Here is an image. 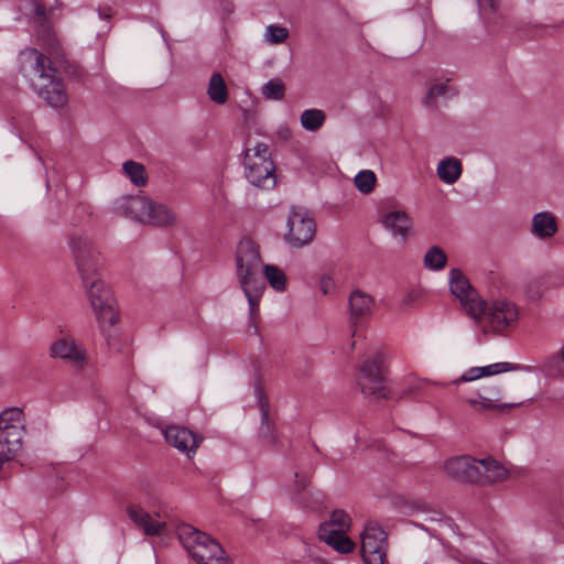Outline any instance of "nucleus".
<instances>
[{"label":"nucleus","instance_id":"1","mask_svg":"<svg viewBox=\"0 0 564 564\" xmlns=\"http://www.w3.org/2000/svg\"><path fill=\"white\" fill-rule=\"evenodd\" d=\"M21 61L22 70L37 95L52 107L65 106L67 94L50 59L35 48H30L22 53Z\"/></svg>","mask_w":564,"mask_h":564},{"label":"nucleus","instance_id":"2","mask_svg":"<svg viewBox=\"0 0 564 564\" xmlns=\"http://www.w3.org/2000/svg\"><path fill=\"white\" fill-rule=\"evenodd\" d=\"M262 264L258 245L249 239H242L236 252V268L239 284L248 299L251 319L259 313V302L264 291V282L260 276Z\"/></svg>","mask_w":564,"mask_h":564},{"label":"nucleus","instance_id":"3","mask_svg":"<svg viewBox=\"0 0 564 564\" xmlns=\"http://www.w3.org/2000/svg\"><path fill=\"white\" fill-rule=\"evenodd\" d=\"M113 209L117 214L151 226L173 227L178 223V217L171 207L145 196L120 197L115 202Z\"/></svg>","mask_w":564,"mask_h":564},{"label":"nucleus","instance_id":"4","mask_svg":"<svg viewBox=\"0 0 564 564\" xmlns=\"http://www.w3.org/2000/svg\"><path fill=\"white\" fill-rule=\"evenodd\" d=\"M176 533L184 549L198 564H232L217 541L191 524L178 525Z\"/></svg>","mask_w":564,"mask_h":564},{"label":"nucleus","instance_id":"5","mask_svg":"<svg viewBox=\"0 0 564 564\" xmlns=\"http://www.w3.org/2000/svg\"><path fill=\"white\" fill-rule=\"evenodd\" d=\"M243 165L246 177L252 185L264 189L275 186V165L267 143L258 142L247 148Z\"/></svg>","mask_w":564,"mask_h":564},{"label":"nucleus","instance_id":"6","mask_svg":"<svg viewBox=\"0 0 564 564\" xmlns=\"http://www.w3.org/2000/svg\"><path fill=\"white\" fill-rule=\"evenodd\" d=\"M88 305L101 329L119 322L117 302L109 286L101 280L83 283Z\"/></svg>","mask_w":564,"mask_h":564},{"label":"nucleus","instance_id":"7","mask_svg":"<svg viewBox=\"0 0 564 564\" xmlns=\"http://www.w3.org/2000/svg\"><path fill=\"white\" fill-rule=\"evenodd\" d=\"M69 248L82 283L101 280L104 258L94 241L84 235H73L69 239Z\"/></svg>","mask_w":564,"mask_h":564},{"label":"nucleus","instance_id":"8","mask_svg":"<svg viewBox=\"0 0 564 564\" xmlns=\"http://www.w3.org/2000/svg\"><path fill=\"white\" fill-rule=\"evenodd\" d=\"M502 386L501 379L487 380L475 394L462 397V401L477 413L502 412L521 405L522 402L502 401Z\"/></svg>","mask_w":564,"mask_h":564},{"label":"nucleus","instance_id":"9","mask_svg":"<svg viewBox=\"0 0 564 564\" xmlns=\"http://www.w3.org/2000/svg\"><path fill=\"white\" fill-rule=\"evenodd\" d=\"M485 328L495 333H502L516 325L519 318L518 307L507 300L485 302L484 313L473 317Z\"/></svg>","mask_w":564,"mask_h":564},{"label":"nucleus","instance_id":"10","mask_svg":"<svg viewBox=\"0 0 564 564\" xmlns=\"http://www.w3.org/2000/svg\"><path fill=\"white\" fill-rule=\"evenodd\" d=\"M316 232V225L308 213L301 207H293L286 218L285 241L293 248L308 245Z\"/></svg>","mask_w":564,"mask_h":564},{"label":"nucleus","instance_id":"11","mask_svg":"<svg viewBox=\"0 0 564 564\" xmlns=\"http://www.w3.org/2000/svg\"><path fill=\"white\" fill-rule=\"evenodd\" d=\"M383 356L379 352L368 357L360 366L358 386L366 397L376 400L387 397L382 376Z\"/></svg>","mask_w":564,"mask_h":564},{"label":"nucleus","instance_id":"12","mask_svg":"<svg viewBox=\"0 0 564 564\" xmlns=\"http://www.w3.org/2000/svg\"><path fill=\"white\" fill-rule=\"evenodd\" d=\"M449 286L452 294L459 300L470 317H477L484 313L485 301L471 288L468 279L458 269L451 270Z\"/></svg>","mask_w":564,"mask_h":564},{"label":"nucleus","instance_id":"13","mask_svg":"<svg viewBox=\"0 0 564 564\" xmlns=\"http://www.w3.org/2000/svg\"><path fill=\"white\" fill-rule=\"evenodd\" d=\"M361 556L366 564H384L387 556V538L378 525H367L360 535Z\"/></svg>","mask_w":564,"mask_h":564},{"label":"nucleus","instance_id":"14","mask_svg":"<svg viewBox=\"0 0 564 564\" xmlns=\"http://www.w3.org/2000/svg\"><path fill=\"white\" fill-rule=\"evenodd\" d=\"M163 435L169 445L176 448L188 458L193 457L203 442V436L187 427L170 425L163 430Z\"/></svg>","mask_w":564,"mask_h":564},{"label":"nucleus","instance_id":"15","mask_svg":"<svg viewBox=\"0 0 564 564\" xmlns=\"http://www.w3.org/2000/svg\"><path fill=\"white\" fill-rule=\"evenodd\" d=\"M381 224L393 237L405 241L412 234L413 219L403 209H389L381 214Z\"/></svg>","mask_w":564,"mask_h":564},{"label":"nucleus","instance_id":"16","mask_svg":"<svg viewBox=\"0 0 564 564\" xmlns=\"http://www.w3.org/2000/svg\"><path fill=\"white\" fill-rule=\"evenodd\" d=\"M50 355L53 358H59L76 368H82L86 359V350L73 338H59L55 340L50 348Z\"/></svg>","mask_w":564,"mask_h":564},{"label":"nucleus","instance_id":"17","mask_svg":"<svg viewBox=\"0 0 564 564\" xmlns=\"http://www.w3.org/2000/svg\"><path fill=\"white\" fill-rule=\"evenodd\" d=\"M476 459L470 456H456L446 459L443 471L452 479L474 484L476 473Z\"/></svg>","mask_w":564,"mask_h":564},{"label":"nucleus","instance_id":"18","mask_svg":"<svg viewBox=\"0 0 564 564\" xmlns=\"http://www.w3.org/2000/svg\"><path fill=\"white\" fill-rule=\"evenodd\" d=\"M475 469L477 471H475L476 477L474 484L477 485L500 482L506 480L509 476L507 468L491 457L476 459Z\"/></svg>","mask_w":564,"mask_h":564},{"label":"nucleus","instance_id":"19","mask_svg":"<svg viewBox=\"0 0 564 564\" xmlns=\"http://www.w3.org/2000/svg\"><path fill=\"white\" fill-rule=\"evenodd\" d=\"M127 512L131 521L142 530L145 535L158 536L166 529V523L160 520L159 514L152 516L139 506L129 507Z\"/></svg>","mask_w":564,"mask_h":564},{"label":"nucleus","instance_id":"20","mask_svg":"<svg viewBox=\"0 0 564 564\" xmlns=\"http://www.w3.org/2000/svg\"><path fill=\"white\" fill-rule=\"evenodd\" d=\"M349 316L352 323L367 321L373 313L376 307L375 299L362 290H355L348 297Z\"/></svg>","mask_w":564,"mask_h":564},{"label":"nucleus","instance_id":"21","mask_svg":"<svg viewBox=\"0 0 564 564\" xmlns=\"http://www.w3.org/2000/svg\"><path fill=\"white\" fill-rule=\"evenodd\" d=\"M513 366L509 362H496L482 367H473L466 370L459 378L452 383L458 386L462 382H473L482 378L495 377L497 375L510 371Z\"/></svg>","mask_w":564,"mask_h":564},{"label":"nucleus","instance_id":"22","mask_svg":"<svg viewBox=\"0 0 564 564\" xmlns=\"http://www.w3.org/2000/svg\"><path fill=\"white\" fill-rule=\"evenodd\" d=\"M24 433L0 430V464L12 459L21 451Z\"/></svg>","mask_w":564,"mask_h":564},{"label":"nucleus","instance_id":"23","mask_svg":"<svg viewBox=\"0 0 564 564\" xmlns=\"http://www.w3.org/2000/svg\"><path fill=\"white\" fill-rule=\"evenodd\" d=\"M346 533L347 532L329 531L328 527H319L318 530L319 539L341 554H348L355 549V543Z\"/></svg>","mask_w":564,"mask_h":564},{"label":"nucleus","instance_id":"24","mask_svg":"<svg viewBox=\"0 0 564 564\" xmlns=\"http://www.w3.org/2000/svg\"><path fill=\"white\" fill-rule=\"evenodd\" d=\"M436 171L443 183L454 184L463 173V165L460 160L448 156L440 161Z\"/></svg>","mask_w":564,"mask_h":564},{"label":"nucleus","instance_id":"25","mask_svg":"<svg viewBox=\"0 0 564 564\" xmlns=\"http://www.w3.org/2000/svg\"><path fill=\"white\" fill-rule=\"evenodd\" d=\"M557 230L556 218L547 213L536 214L532 219V232L538 237L545 239L551 238Z\"/></svg>","mask_w":564,"mask_h":564},{"label":"nucleus","instance_id":"26","mask_svg":"<svg viewBox=\"0 0 564 564\" xmlns=\"http://www.w3.org/2000/svg\"><path fill=\"white\" fill-rule=\"evenodd\" d=\"M0 430L25 432L22 410L20 408L6 409L0 414Z\"/></svg>","mask_w":564,"mask_h":564},{"label":"nucleus","instance_id":"27","mask_svg":"<svg viewBox=\"0 0 564 564\" xmlns=\"http://www.w3.org/2000/svg\"><path fill=\"white\" fill-rule=\"evenodd\" d=\"M207 94L215 104L223 105L227 101L228 91L220 73L212 74Z\"/></svg>","mask_w":564,"mask_h":564},{"label":"nucleus","instance_id":"28","mask_svg":"<svg viewBox=\"0 0 564 564\" xmlns=\"http://www.w3.org/2000/svg\"><path fill=\"white\" fill-rule=\"evenodd\" d=\"M326 121V115L321 109H306L301 113L300 122L307 131H317Z\"/></svg>","mask_w":564,"mask_h":564},{"label":"nucleus","instance_id":"29","mask_svg":"<svg viewBox=\"0 0 564 564\" xmlns=\"http://www.w3.org/2000/svg\"><path fill=\"white\" fill-rule=\"evenodd\" d=\"M124 174L135 186H143L147 184L148 177L145 167L138 162L127 161L122 165Z\"/></svg>","mask_w":564,"mask_h":564},{"label":"nucleus","instance_id":"30","mask_svg":"<svg viewBox=\"0 0 564 564\" xmlns=\"http://www.w3.org/2000/svg\"><path fill=\"white\" fill-rule=\"evenodd\" d=\"M351 519L343 510H335L330 514L328 521L324 522L321 527H328L329 531L347 532L350 529Z\"/></svg>","mask_w":564,"mask_h":564},{"label":"nucleus","instance_id":"31","mask_svg":"<svg viewBox=\"0 0 564 564\" xmlns=\"http://www.w3.org/2000/svg\"><path fill=\"white\" fill-rule=\"evenodd\" d=\"M264 276L275 291H283L286 285L285 273L276 265L267 264L263 268Z\"/></svg>","mask_w":564,"mask_h":564},{"label":"nucleus","instance_id":"32","mask_svg":"<svg viewBox=\"0 0 564 564\" xmlns=\"http://www.w3.org/2000/svg\"><path fill=\"white\" fill-rule=\"evenodd\" d=\"M446 262L445 252L436 246L430 248L424 256V264L430 270H441L446 265Z\"/></svg>","mask_w":564,"mask_h":564},{"label":"nucleus","instance_id":"33","mask_svg":"<svg viewBox=\"0 0 564 564\" xmlns=\"http://www.w3.org/2000/svg\"><path fill=\"white\" fill-rule=\"evenodd\" d=\"M354 182L359 192L370 194L375 189L377 176L372 171L364 170L355 176Z\"/></svg>","mask_w":564,"mask_h":564},{"label":"nucleus","instance_id":"34","mask_svg":"<svg viewBox=\"0 0 564 564\" xmlns=\"http://www.w3.org/2000/svg\"><path fill=\"white\" fill-rule=\"evenodd\" d=\"M285 94V87L281 79L274 78L269 80L262 87V95L267 99L281 100Z\"/></svg>","mask_w":564,"mask_h":564},{"label":"nucleus","instance_id":"35","mask_svg":"<svg viewBox=\"0 0 564 564\" xmlns=\"http://www.w3.org/2000/svg\"><path fill=\"white\" fill-rule=\"evenodd\" d=\"M289 37V31L284 26L269 25L265 29L264 39L270 44H281Z\"/></svg>","mask_w":564,"mask_h":564},{"label":"nucleus","instance_id":"36","mask_svg":"<svg viewBox=\"0 0 564 564\" xmlns=\"http://www.w3.org/2000/svg\"><path fill=\"white\" fill-rule=\"evenodd\" d=\"M546 288V279L544 276H535L528 281L525 291L531 299H540Z\"/></svg>","mask_w":564,"mask_h":564},{"label":"nucleus","instance_id":"37","mask_svg":"<svg viewBox=\"0 0 564 564\" xmlns=\"http://www.w3.org/2000/svg\"><path fill=\"white\" fill-rule=\"evenodd\" d=\"M446 91L447 85L445 83H437L432 85L423 99L424 105L429 107L435 106L436 98L444 96Z\"/></svg>","mask_w":564,"mask_h":564},{"label":"nucleus","instance_id":"38","mask_svg":"<svg viewBox=\"0 0 564 564\" xmlns=\"http://www.w3.org/2000/svg\"><path fill=\"white\" fill-rule=\"evenodd\" d=\"M480 11L484 14L491 15L498 12L500 0H477Z\"/></svg>","mask_w":564,"mask_h":564},{"label":"nucleus","instance_id":"39","mask_svg":"<svg viewBox=\"0 0 564 564\" xmlns=\"http://www.w3.org/2000/svg\"><path fill=\"white\" fill-rule=\"evenodd\" d=\"M262 427L265 429V432L263 434V437L271 444L275 443L276 436L274 432L271 430L268 415L264 413L262 417Z\"/></svg>","mask_w":564,"mask_h":564},{"label":"nucleus","instance_id":"40","mask_svg":"<svg viewBox=\"0 0 564 564\" xmlns=\"http://www.w3.org/2000/svg\"><path fill=\"white\" fill-rule=\"evenodd\" d=\"M423 296V293L422 291L420 290H411L410 292H408L403 300H402V304L403 305H410L412 303H415V302H419Z\"/></svg>","mask_w":564,"mask_h":564},{"label":"nucleus","instance_id":"41","mask_svg":"<svg viewBox=\"0 0 564 564\" xmlns=\"http://www.w3.org/2000/svg\"><path fill=\"white\" fill-rule=\"evenodd\" d=\"M334 288H335V283L330 276L325 275L321 279V290L323 291L324 294H327Z\"/></svg>","mask_w":564,"mask_h":564},{"label":"nucleus","instance_id":"42","mask_svg":"<svg viewBox=\"0 0 564 564\" xmlns=\"http://www.w3.org/2000/svg\"><path fill=\"white\" fill-rule=\"evenodd\" d=\"M35 17L37 22L43 25L46 20L45 8L41 3L35 4Z\"/></svg>","mask_w":564,"mask_h":564},{"label":"nucleus","instance_id":"43","mask_svg":"<svg viewBox=\"0 0 564 564\" xmlns=\"http://www.w3.org/2000/svg\"><path fill=\"white\" fill-rule=\"evenodd\" d=\"M406 562H408L406 564H426V562L424 560L420 561L419 563H413L411 561V558H406Z\"/></svg>","mask_w":564,"mask_h":564}]
</instances>
